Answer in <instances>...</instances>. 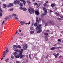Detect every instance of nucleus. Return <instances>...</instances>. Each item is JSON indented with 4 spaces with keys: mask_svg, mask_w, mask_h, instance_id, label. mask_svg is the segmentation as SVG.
<instances>
[{
    "mask_svg": "<svg viewBox=\"0 0 63 63\" xmlns=\"http://www.w3.org/2000/svg\"><path fill=\"white\" fill-rule=\"evenodd\" d=\"M34 26H37V27H36L35 29L36 30H39L40 28H41V25L39 24V25H38V24L36 23L34 24Z\"/></svg>",
    "mask_w": 63,
    "mask_h": 63,
    "instance_id": "f257e3e1",
    "label": "nucleus"
},
{
    "mask_svg": "<svg viewBox=\"0 0 63 63\" xmlns=\"http://www.w3.org/2000/svg\"><path fill=\"white\" fill-rule=\"evenodd\" d=\"M22 53H19V55L15 56L16 58H18L20 57V58H22L24 57V55H22Z\"/></svg>",
    "mask_w": 63,
    "mask_h": 63,
    "instance_id": "f03ea898",
    "label": "nucleus"
},
{
    "mask_svg": "<svg viewBox=\"0 0 63 63\" xmlns=\"http://www.w3.org/2000/svg\"><path fill=\"white\" fill-rule=\"evenodd\" d=\"M28 10L29 12V13L31 14L34 13L35 10L33 8H31V9H28Z\"/></svg>",
    "mask_w": 63,
    "mask_h": 63,
    "instance_id": "7ed1b4c3",
    "label": "nucleus"
},
{
    "mask_svg": "<svg viewBox=\"0 0 63 63\" xmlns=\"http://www.w3.org/2000/svg\"><path fill=\"white\" fill-rule=\"evenodd\" d=\"M48 22L50 24H52V25H54L55 24V23H54L53 21L52 20H48Z\"/></svg>",
    "mask_w": 63,
    "mask_h": 63,
    "instance_id": "20e7f679",
    "label": "nucleus"
},
{
    "mask_svg": "<svg viewBox=\"0 0 63 63\" xmlns=\"http://www.w3.org/2000/svg\"><path fill=\"white\" fill-rule=\"evenodd\" d=\"M23 50L22 49H20L19 50H18V49H16L14 50L15 51H16V52H19L20 53H22L23 52Z\"/></svg>",
    "mask_w": 63,
    "mask_h": 63,
    "instance_id": "39448f33",
    "label": "nucleus"
},
{
    "mask_svg": "<svg viewBox=\"0 0 63 63\" xmlns=\"http://www.w3.org/2000/svg\"><path fill=\"white\" fill-rule=\"evenodd\" d=\"M43 8V10L45 12L44 13V14H45V15H46L47 14V8H45V7H42Z\"/></svg>",
    "mask_w": 63,
    "mask_h": 63,
    "instance_id": "423d86ee",
    "label": "nucleus"
},
{
    "mask_svg": "<svg viewBox=\"0 0 63 63\" xmlns=\"http://www.w3.org/2000/svg\"><path fill=\"white\" fill-rule=\"evenodd\" d=\"M23 46H24L23 47V50H26L27 48V44L25 43H23Z\"/></svg>",
    "mask_w": 63,
    "mask_h": 63,
    "instance_id": "0eeeda50",
    "label": "nucleus"
},
{
    "mask_svg": "<svg viewBox=\"0 0 63 63\" xmlns=\"http://www.w3.org/2000/svg\"><path fill=\"white\" fill-rule=\"evenodd\" d=\"M6 52V53L5 52ZM8 52V48H6V51H4V52L3 53L2 55H4V54H7V53Z\"/></svg>",
    "mask_w": 63,
    "mask_h": 63,
    "instance_id": "6e6552de",
    "label": "nucleus"
},
{
    "mask_svg": "<svg viewBox=\"0 0 63 63\" xmlns=\"http://www.w3.org/2000/svg\"><path fill=\"white\" fill-rule=\"evenodd\" d=\"M20 9L21 10H23L24 11H26L27 10V9L23 7L22 8H20Z\"/></svg>",
    "mask_w": 63,
    "mask_h": 63,
    "instance_id": "1a4fd4ad",
    "label": "nucleus"
},
{
    "mask_svg": "<svg viewBox=\"0 0 63 63\" xmlns=\"http://www.w3.org/2000/svg\"><path fill=\"white\" fill-rule=\"evenodd\" d=\"M40 30L37 31V33H41L42 32V29H41V28H40Z\"/></svg>",
    "mask_w": 63,
    "mask_h": 63,
    "instance_id": "9d476101",
    "label": "nucleus"
},
{
    "mask_svg": "<svg viewBox=\"0 0 63 63\" xmlns=\"http://www.w3.org/2000/svg\"><path fill=\"white\" fill-rule=\"evenodd\" d=\"M19 5L20 6V8H21L23 6V3H22L21 2L19 4Z\"/></svg>",
    "mask_w": 63,
    "mask_h": 63,
    "instance_id": "9b49d317",
    "label": "nucleus"
},
{
    "mask_svg": "<svg viewBox=\"0 0 63 63\" xmlns=\"http://www.w3.org/2000/svg\"><path fill=\"white\" fill-rule=\"evenodd\" d=\"M35 13L36 15H39V12L37 10L35 11Z\"/></svg>",
    "mask_w": 63,
    "mask_h": 63,
    "instance_id": "f8f14e48",
    "label": "nucleus"
},
{
    "mask_svg": "<svg viewBox=\"0 0 63 63\" xmlns=\"http://www.w3.org/2000/svg\"><path fill=\"white\" fill-rule=\"evenodd\" d=\"M13 6V3H10L8 5V7H12V6Z\"/></svg>",
    "mask_w": 63,
    "mask_h": 63,
    "instance_id": "ddd939ff",
    "label": "nucleus"
},
{
    "mask_svg": "<svg viewBox=\"0 0 63 63\" xmlns=\"http://www.w3.org/2000/svg\"><path fill=\"white\" fill-rule=\"evenodd\" d=\"M13 47L14 49H16L17 48V46L16 45H14L13 46Z\"/></svg>",
    "mask_w": 63,
    "mask_h": 63,
    "instance_id": "4468645a",
    "label": "nucleus"
},
{
    "mask_svg": "<svg viewBox=\"0 0 63 63\" xmlns=\"http://www.w3.org/2000/svg\"><path fill=\"white\" fill-rule=\"evenodd\" d=\"M55 14H56V15H57V16H60V14H59V13H57V12H55Z\"/></svg>",
    "mask_w": 63,
    "mask_h": 63,
    "instance_id": "2eb2a0df",
    "label": "nucleus"
},
{
    "mask_svg": "<svg viewBox=\"0 0 63 63\" xmlns=\"http://www.w3.org/2000/svg\"><path fill=\"white\" fill-rule=\"evenodd\" d=\"M27 2L29 5H30L31 4V2L29 0H28L27 1Z\"/></svg>",
    "mask_w": 63,
    "mask_h": 63,
    "instance_id": "dca6fc26",
    "label": "nucleus"
},
{
    "mask_svg": "<svg viewBox=\"0 0 63 63\" xmlns=\"http://www.w3.org/2000/svg\"><path fill=\"white\" fill-rule=\"evenodd\" d=\"M17 52L15 51L14 53V56H16V55H17V53L16 52Z\"/></svg>",
    "mask_w": 63,
    "mask_h": 63,
    "instance_id": "f3484780",
    "label": "nucleus"
},
{
    "mask_svg": "<svg viewBox=\"0 0 63 63\" xmlns=\"http://www.w3.org/2000/svg\"><path fill=\"white\" fill-rule=\"evenodd\" d=\"M51 7H53L54 6H55V3H52L51 4Z\"/></svg>",
    "mask_w": 63,
    "mask_h": 63,
    "instance_id": "a211bd4d",
    "label": "nucleus"
},
{
    "mask_svg": "<svg viewBox=\"0 0 63 63\" xmlns=\"http://www.w3.org/2000/svg\"><path fill=\"white\" fill-rule=\"evenodd\" d=\"M20 23L21 25H23L25 23L23 21H21L20 22Z\"/></svg>",
    "mask_w": 63,
    "mask_h": 63,
    "instance_id": "6ab92c4d",
    "label": "nucleus"
},
{
    "mask_svg": "<svg viewBox=\"0 0 63 63\" xmlns=\"http://www.w3.org/2000/svg\"><path fill=\"white\" fill-rule=\"evenodd\" d=\"M53 55L55 56V58H57V54L56 53H54L53 54Z\"/></svg>",
    "mask_w": 63,
    "mask_h": 63,
    "instance_id": "aec40b11",
    "label": "nucleus"
},
{
    "mask_svg": "<svg viewBox=\"0 0 63 63\" xmlns=\"http://www.w3.org/2000/svg\"><path fill=\"white\" fill-rule=\"evenodd\" d=\"M44 16H45V14H42L41 15V17L42 18H43Z\"/></svg>",
    "mask_w": 63,
    "mask_h": 63,
    "instance_id": "412c9836",
    "label": "nucleus"
},
{
    "mask_svg": "<svg viewBox=\"0 0 63 63\" xmlns=\"http://www.w3.org/2000/svg\"><path fill=\"white\" fill-rule=\"evenodd\" d=\"M47 36H46L45 37V40H46V41L47 42V40H48V38H47Z\"/></svg>",
    "mask_w": 63,
    "mask_h": 63,
    "instance_id": "4be33fe9",
    "label": "nucleus"
},
{
    "mask_svg": "<svg viewBox=\"0 0 63 63\" xmlns=\"http://www.w3.org/2000/svg\"><path fill=\"white\" fill-rule=\"evenodd\" d=\"M36 20L37 22H39V18L38 17H36Z\"/></svg>",
    "mask_w": 63,
    "mask_h": 63,
    "instance_id": "5701e85b",
    "label": "nucleus"
},
{
    "mask_svg": "<svg viewBox=\"0 0 63 63\" xmlns=\"http://www.w3.org/2000/svg\"><path fill=\"white\" fill-rule=\"evenodd\" d=\"M44 34L45 35H47L48 37V36H48V33H47V32H45V33H44Z\"/></svg>",
    "mask_w": 63,
    "mask_h": 63,
    "instance_id": "b1692460",
    "label": "nucleus"
},
{
    "mask_svg": "<svg viewBox=\"0 0 63 63\" xmlns=\"http://www.w3.org/2000/svg\"><path fill=\"white\" fill-rule=\"evenodd\" d=\"M34 31H31L30 32V34H34Z\"/></svg>",
    "mask_w": 63,
    "mask_h": 63,
    "instance_id": "393cba45",
    "label": "nucleus"
},
{
    "mask_svg": "<svg viewBox=\"0 0 63 63\" xmlns=\"http://www.w3.org/2000/svg\"><path fill=\"white\" fill-rule=\"evenodd\" d=\"M54 49H55V48L54 47H52L51 48V50H54Z\"/></svg>",
    "mask_w": 63,
    "mask_h": 63,
    "instance_id": "a878e982",
    "label": "nucleus"
},
{
    "mask_svg": "<svg viewBox=\"0 0 63 63\" xmlns=\"http://www.w3.org/2000/svg\"><path fill=\"white\" fill-rule=\"evenodd\" d=\"M43 5L44 7H45H45H46L47 6V4H46V3H45Z\"/></svg>",
    "mask_w": 63,
    "mask_h": 63,
    "instance_id": "bb28decb",
    "label": "nucleus"
},
{
    "mask_svg": "<svg viewBox=\"0 0 63 63\" xmlns=\"http://www.w3.org/2000/svg\"><path fill=\"white\" fill-rule=\"evenodd\" d=\"M3 7H4L5 8H6V5L5 4H4L3 5Z\"/></svg>",
    "mask_w": 63,
    "mask_h": 63,
    "instance_id": "cd10ccee",
    "label": "nucleus"
},
{
    "mask_svg": "<svg viewBox=\"0 0 63 63\" xmlns=\"http://www.w3.org/2000/svg\"><path fill=\"white\" fill-rule=\"evenodd\" d=\"M57 19L59 20H62V19L60 18H57Z\"/></svg>",
    "mask_w": 63,
    "mask_h": 63,
    "instance_id": "c85d7f7f",
    "label": "nucleus"
},
{
    "mask_svg": "<svg viewBox=\"0 0 63 63\" xmlns=\"http://www.w3.org/2000/svg\"><path fill=\"white\" fill-rule=\"evenodd\" d=\"M12 15L13 16H16V14H12Z\"/></svg>",
    "mask_w": 63,
    "mask_h": 63,
    "instance_id": "c756f323",
    "label": "nucleus"
},
{
    "mask_svg": "<svg viewBox=\"0 0 63 63\" xmlns=\"http://www.w3.org/2000/svg\"><path fill=\"white\" fill-rule=\"evenodd\" d=\"M17 4H19V5L20 4V2L18 0L17 2Z\"/></svg>",
    "mask_w": 63,
    "mask_h": 63,
    "instance_id": "7c9ffc66",
    "label": "nucleus"
},
{
    "mask_svg": "<svg viewBox=\"0 0 63 63\" xmlns=\"http://www.w3.org/2000/svg\"><path fill=\"white\" fill-rule=\"evenodd\" d=\"M23 2L24 5H25V4H26V1H25V0Z\"/></svg>",
    "mask_w": 63,
    "mask_h": 63,
    "instance_id": "2f4dec72",
    "label": "nucleus"
},
{
    "mask_svg": "<svg viewBox=\"0 0 63 63\" xmlns=\"http://www.w3.org/2000/svg\"><path fill=\"white\" fill-rule=\"evenodd\" d=\"M30 30H33V27H31L30 28Z\"/></svg>",
    "mask_w": 63,
    "mask_h": 63,
    "instance_id": "473e14b6",
    "label": "nucleus"
},
{
    "mask_svg": "<svg viewBox=\"0 0 63 63\" xmlns=\"http://www.w3.org/2000/svg\"><path fill=\"white\" fill-rule=\"evenodd\" d=\"M17 47L20 48H21V46H20V45H18L17 46Z\"/></svg>",
    "mask_w": 63,
    "mask_h": 63,
    "instance_id": "72a5a7b5",
    "label": "nucleus"
},
{
    "mask_svg": "<svg viewBox=\"0 0 63 63\" xmlns=\"http://www.w3.org/2000/svg\"><path fill=\"white\" fill-rule=\"evenodd\" d=\"M17 2L16 1H14V4H17Z\"/></svg>",
    "mask_w": 63,
    "mask_h": 63,
    "instance_id": "f704fd0d",
    "label": "nucleus"
},
{
    "mask_svg": "<svg viewBox=\"0 0 63 63\" xmlns=\"http://www.w3.org/2000/svg\"><path fill=\"white\" fill-rule=\"evenodd\" d=\"M0 12V16H2V12Z\"/></svg>",
    "mask_w": 63,
    "mask_h": 63,
    "instance_id": "c9c22d12",
    "label": "nucleus"
},
{
    "mask_svg": "<svg viewBox=\"0 0 63 63\" xmlns=\"http://www.w3.org/2000/svg\"><path fill=\"white\" fill-rule=\"evenodd\" d=\"M58 41H59V42H61V41L60 39H58Z\"/></svg>",
    "mask_w": 63,
    "mask_h": 63,
    "instance_id": "e433bc0d",
    "label": "nucleus"
},
{
    "mask_svg": "<svg viewBox=\"0 0 63 63\" xmlns=\"http://www.w3.org/2000/svg\"><path fill=\"white\" fill-rule=\"evenodd\" d=\"M49 12H50L49 13L50 14H51V13H52V12H53V11L50 10H49Z\"/></svg>",
    "mask_w": 63,
    "mask_h": 63,
    "instance_id": "4c0bfd02",
    "label": "nucleus"
},
{
    "mask_svg": "<svg viewBox=\"0 0 63 63\" xmlns=\"http://www.w3.org/2000/svg\"><path fill=\"white\" fill-rule=\"evenodd\" d=\"M29 58L30 59H31V54L29 55Z\"/></svg>",
    "mask_w": 63,
    "mask_h": 63,
    "instance_id": "58836bf2",
    "label": "nucleus"
},
{
    "mask_svg": "<svg viewBox=\"0 0 63 63\" xmlns=\"http://www.w3.org/2000/svg\"><path fill=\"white\" fill-rule=\"evenodd\" d=\"M38 21V22L41 21V18H39Z\"/></svg>",
    "mask_w": 63,
    "mask_h": 63,
    "instance_id": "ea45409f",
    "label": "nucleus"
},
{
    "mask_svg": "<svg viewBox=\"0 0 63 63\" xmlns=\"http://www.w3.org/2000/svg\"><path fill=\"white\" fill-rule=\"evenodd\" d=\"M9 18L8 16H7L5 18V19H6V20H7V19H8Z\"/></svg>",
    "mask_w": 63,
    "mask_h": 63,
    "instance_id": "a19ab883",
    "label": "nucleus"
},
{
    "mask_svg": "<svg viewBox=\"0 0 63 63\" xmlns=\"http://www.w3.org/2000/svg\"><path fill=\"white\" fill-rule=\"evenodd\" d=\"M0 11L1 12H2V9L1 8V4H0Z\"/></svg>",
    "mask_w": 63,
    "mask_h": 63,
    "instance_id": "79ce46f5",
    "label": "nucleus"
},
{
    "mask_svg": "<svg viewBox=\"0 0 63 63\" xmlns=\"http://www.w3.org/2000/svg\"><path fill=\"white\" fill-rule=\"evenodd\" d=\"M13 8L10 9L9 10V11H11V12H12V11H13Z\"/></svg>",
    "mask_w": 63,
    "mask_h": 63,
    "instance_id": "37998d69",
    "label": "nucleus"
},
{
    "mask_svg": "<svg viewBox=\"0 0 63 63\" xmlns=\"http://www.w3.org/2000/svg\"><path fill=\"white\" fill-rule=\"evenodd\" d=\"M45 26H47V23H45Z\"/></svg>",
    "mask_w": 63,
    "mask_h": 63,
    "instance_id": "c03bdc74",
    "label": "nucleus"
},
{
    "mask_svg": "<svg viewBox=\"0 0 63 63\" xmlns=\"http://www.w3.org/2000/svg\"><path fill=\"white\" fill-rule=\"evenodd\" d=\"M38 4L37 3H35L34 4V6H38Z\"/></svg>",
    "mask_w": 63,
    "mask_h": 63,
    "instance_id": "a18cd8bd",
    "label": "nucleus"
},
{
    "mask_svg": "<svg viewBox=\"0 0 63 63\" xmlns=\"http://www.w3.org/2000/svg\"><path fill=\"white\" fill-rule=\"evenodd\" d=\"M9 16L10 17H13V15H11Z\"/></svg>",
    "mask_w": 63,
    "mask_h": 63,
    "instance_id": "49530a36",
    "label": "nucleus"
},
{
    "mask_svg": "<svg viewBox=\"0 0 63 63\" xmlns=\"http://www.w3.org/2000/svg\"><path fill=\"white\" fill-rule=\"evenodd\" d=\"M16 63H21L19 61H16Z\"/></svg>",
    "mask_w": 63,
    "mask_h": 63,
    "instance_id": "de8ad7c7",
    "label": "nucleus"
},
{
    "mask_svg": "<svg viewBox=\"0 0 63 63\" xmlns=\"http://www.w3.org/2000/svg\"><path fill=\"white\" fill-rule=\"evenodd\" d=\"M57 8L56 7H55V9H54V11H55V10H57Z\"/></svg>",
    "mask_w": 63,
    "mask_h": 63,
    "instance_id": "09e8293b",
    "label": "nucleus"
},
{
    "mask_svg": "<svg viewBox=\"0 0 63 63\" xmlns=\"http://www.w3.org/2000/svg\"><path fill=\"white\" fill-rule=\"evenodd\" d=\"M11 58H12L14 59V56H11Z\"/></svg>",
    "mask_w": 63,
    "mask_h": 63,
    "instance_id": "8fccbe9b",
    "label": "nucleus"
},
{
    "mask_svg": "<svg viewBox=\"0 0 63 63\" xmlns=\"http://www.w3.org/2000/svg\"><path fill=\"white\" fill-rule=\"evenodd\" d=\"M20 36H23V34L22 33H21L20 34Z\"/></svg>",
    "mask_w": 63,
    "mask_h": 63,
    "instance_id": "3c124183",
    "label": "nucleus"
},
{
    "mask_svg": "<svg viewBox=\"0 0 63 63\" xmlns=\"http://www.w3.org/2000/svg\"><path fill=\"white\" fill-rule=\"evenodd\" d=\"M26 56L27 58H28L29 57H28V55H26Z\"/></svg>",
    "mask_w": 63,
    "mask_h": 63,
    "instance_id": "603ef678",
    "label": "nucleus"
},
{
    "mask_svg": "<svg viewBox=\"0 0 63 63\" xmlns=\"http://www.w3.org/2000/svg\"><path fill=\"white\" fill-rule=\"evenodd\" d=\"M20 1L22 2H23L24 1V0H20Z\"/></svg>",
    "mask_w": 63,
    "mask_h": 63,
    "instance_id": "864d4df0",
    "label": "nucleus"
},
{
    "mask_svg": "<svg viewBox=\"0 0 63 63\" xmlns=\"http://www.w3.org/2000/svg\"><path fill=\"white\" fill-rule=\"evenodd\" d=\"M15 19H18V18H17V17H15Z\"/></svg>",
    "mask_w": 63,
    "mask_h": 63,
    "instance_id": "5fc2aeb1",
    "label": "nucleus"
},
{
    "mask_svg": "<svg viewBox=\"0 0 63 63\" xmlns=\"http://www.w3.org/2000/svg\"><path fill=\"white\" fill-rule=\"evenodd\" d=\"M46 3L47 4V3H48V1H46Z\"/></svg>",
    "mask_w": 63,
    "mask_h": 63,
    "instance_id": "6e6d98bb",
    "label": "nucleus"
},
{
    "mask_svg": "<svg viewBox=\"0 0 63 63\" xmlns=\"http://www.w3.org/2000/svg\"><path fill=\"white\" fill-rule=\"evenodd\" d=\"M26 62H28L29 61H28V60L27 59L26 60Z\"/></svg>",
    "mask_w": 63,
    "mask_h": 63,
    "instance_id": "4d7b16f0",
    "label": "nucleus"
},
{
    "mask_svg": "<svg viewBox=\"0 0 63 63\" xmlns=\"http://www.w3.org/2000/svg\"><path fill=\"white\" fill-rule=\"evenodd\" d=\"M49 32V30H47L46 31V32Z\"/></svg>",
    "mask_w": 63,
    "mask_h": 63,
    "instance_id": "13d9d810",
    "label": "nucleus"
},
{
    "mask_svg": "<svg viewBox=\"0 0 63 63\" xmlns=\"http://www.w3.org/2000/svg\"><path fill=\"white\" fill-rule=\"evenodd\" d=\"M60 17L62 18H63V16H61Z\"/></svg>",
    "mask_w": 63,
    "mask_h": 63,
    "instance_id": "bf43d9fd",
    "label": "nucleus"
},
{
    "mask_svg": "<svg viewBox=\"0 0 63 63\" xmlns=\"http://www.w3.org/2000/svg\"><path fill=\"white\" fill-rule=\"evenodd\" d=\"M61 57H62V56H60L59 57V58H61Z\"/></svg>",
    "mask_w": 63,
    "mask_h": 63,
    "instance_id": "052dcab7",
    "label": "nucleus"
},
{
    "mask_svg": "<svg viewBox=\"0 0 63 63\" xmlns=\"http://www.w3.org/2000/svg\"><path fill=\"white\" fill-rule=\"evenodd\" d=\"M33 25H34V24H33V23H32V26H33Z\"/></svg>",
    "mask_w": 63,
    "mask_h": 63,
    "instance_id": "680f3d73",
    "label": "nucleus"
},
{
    "mask_svg": "<svg viewBox=\"0 0 63 63\" xmlns=\"http://www.w3.org/2000/svg\"><path fill=\"white\" fill-rule=\"evenodd\" d=\"M4 57H5V55H3L2 57V58H3Z\"/></svg>",
    "mask_w": 63,
    "mask_h": 63,
    "instance_id": "e2e57ef3",
    "label": "nucleus"
},
{
    "mask_svg": "<svg viewBox=\"0 0 63 63\" xmlns=\"http://www.w3.org/2000/svg\"><path fill=\"white\" fill-rule=\"evenodd\" d=\"M57 44H58V45H59V44H60V43H59V42H58L57 43Z\"/></svg>",
    "mask_w": 63,
    "mask_h": 63,
    "instance_id": "0e129e2a",
    "label": "nucleus"
},
{
    "mask_svg": "<svg viewBox=\"0 0 63 63\" xmlns=\"http://www.w3.org/2000/svg\"><path fill=\"white\" fill-rule=\"evenodd\" d=\"M56 44H54V45H53V46H56Z\"/></svg>",
    "mask_w": 63,
    "mask_h": 63,
    "instance_id": "69168bd1",
    "label": "nucleus"
},
{
    "mask_svg": "<svg viewBox=\"0 0 63 63\" xmlns=\"http://www.w3.org/2000/svg\"><path fill=\"white\" fill-rule=\"evenodd\" d=\"M59 53H58L57 54V55L58 56H59Z\"/></svg>",
    "mask_w": 63,
    "mask_h": 63,
    "instance_id": "338daca9",
    "label": "nucleus"
},
{
    "mask_svg": "<svg viewBox=\"0 0 63 63\" xmlns=\"http://www.w3.org/2000/svg\"><path fill=\"white\" fill-rule=\"evenodd\" d=\"M5 61H6V62H8V60L7 59L6 60H5Z\"/></svg>",
    "mask_w": 63,
    "mask_h": 63,
    "instance_id": "774afa93",
    "label": "nucleus"
}]
</instances>
